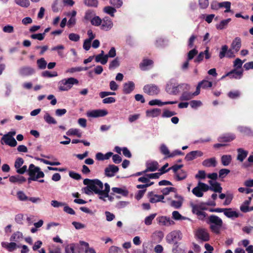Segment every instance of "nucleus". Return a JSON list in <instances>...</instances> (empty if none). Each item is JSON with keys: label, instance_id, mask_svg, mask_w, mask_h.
I'll use <instances>...</instances> for the list:
<instances>
[{"label": "nucleus", "instance_id": "nucleus-51", "mask_svg": "<svg viewBox=\"0 0 253 253\" xmlns=\"http://www.w3.org/2000/svg\"><path fill=\"white\" fill-rule=\"evenodd\" d=\"M37 63L38 68L40 69H44L47 65V62L43 58L38 59Z\"/></svg>", "mask_w": 253, "mask_h": 253}, {"label": "nucleus", "instance_id": "nucleus-16", "mask_svg": "<svg viewBox=\"0 0 253 253\" xmlns=\"http://www.w3.org/2000/svg\"><path fill=\"white\" fill-rule=\"evenodd\" d=\"M203 154V153L201 151H193L186 154L185 160L187 161H190L198 157H202Z\"/></svg>", "mask_w": 253, "mask_h": 253}, {"label": "nucleus", "instance_id": "nucleus-56", "mask_svg": "<svg viewBox=\"0 0 253 253\" xmlns=\"http://www.w3.org/2000/svg\"><path fill=\"white\" fill-rule=\"evenodd\" d=\"M233 198V194L230 192H227L225 197V200L224 202V205L225 206L229 205L231 203Z\"/></svg>", "mask_w": 253, "mask_h": 253}, {"label": "nucleus", "instance_id": "nucleus-53", "mask_svg": "<svg viewBox=\"0 0 253 253\" xmlns=\"http://www.w3.org/2000/svg\"><path fill=\"white\" fill-rule=\"evenodd\" d=\"M183 202L181 201L171 200L170 203V206L175 209H180L182 205Z\"/></svg>", "mask_w": 253, "mask_h": 253}, {"label": "nucleus", "instance_id": "nucleus-20", "mask_svg": "<svg viewBox=\"0 0 253 253\" xmlns=\"http://www.w3.org/2000/svg\"><path fill=\"white\" fill-rule=\"evenodd\" d=\"M235 138V135L233 134L227 133L220 136L217 140L220 142H228L234 140Z\"/></svg>", "mask_w": 253, "mask_h": 253}, {"label": "nucleus", "instance_id": "nucleus-22", "mask_svg": "<svg viewBox=\"0 0 253 253\" xmlns=\"http://www.w3.org/2000/svg\"><path fill=\"white\" fill-rule=\"evenodd\" d=\"M95 14H96L93 10L91 9L87 10L84 13L83 21L84 23H88V22H90Z\"/></svg>", "mask_w": 253, "mask_h": 253}, {"label": "nucleus", "instance_id": "nucleus-5", "mask_svg": "<svg viewBox=\"0 0 253 253\" xmlns=\"http://www.w3.org/2000/svg\"><path fill=\"white\" fill-rule=\"evenodd\" d=\"M190 85L187 84H181L177 85L167 84L166 90L170 94L176 95L179 92L180 89L190 90Z\"/></svg>", "mask_w": 253, "mask_h": 253}, {"label": "nucleus", "instance_id": "nucleus-52", "mask_svg": "<svg viewBox=\"0 0 253 253\" xmlns=\"http://www.w3.org/2000/svg\"><path fill=\"white\" fill-rule=\"evenodd\" d=\"M15 2L23 7H28L30 5L29 0H14Z\"/></svg>", "mask_w": 253, "mask_h": 253}, {"label": "nucleus", "instance_id": "nucleus-43", "mask_svg": "<svg viewBox=\"0 0 253 253\" xmlns=\"http://www.w3.org/2000/svg\"><path fill=\"white\" fill-rule=\"evenodd\" d=\"M238 129L246 135H253V131L249 127L240 126L238 127Z\"/></svg>", "mask_w": 253, "mask_h": 253}, {"label": "nucleus", "instance_id": "nucleus-9", "mask_svg": "<svg viewBox=\"0 0 253 253\" xmlns=\"http://www.w3.org/2000/svg\"><path fill=\"white\" fill-rule=\"evenodd\" d=\"M143 91L149 95H155L160 92L158 86L154 84H146L143 88Z\"/></svg>", "mask_w": 253, "mask_h": 253}, {"label": "nucleus", "instance_id": "nucleus-17", "mask_svg": "<svg viewBox=\"0 0 253 253\" xmlns=\"http://www.w3.org/2000/svg\"><path fill=\"white\" fill-rule=\"evenodd\" d=\"M119 171V168L114 165H110L105 169V174L107 177H113Z\"/></svg>", "mask_w": 253, "mask_h": 253}, {"label": "nucleus", "instance_id": "nucleus-49", "mask_svg": "<svg viewBox=\"0 0 253 253\" xmlns=\"http://www.w3.org/2000/svg\"><path fill=\"white\" fill-rule=\"evenodd\" d=\"M68 135H77L78 137H81L82 134L79 130L77 128H71L66 132Z\"/></svg>", "mask_w": 253, "mask_h": 253}, {"label": "nucleus", "instance_id": "nucleus-58", "mask_svg": "<svg viewBox=\"0 0 253 253\" xmlns=\"http://www.w3.org/2000/svg\"><path fill=\"white\" fill-rule=\"evenodd\" d=\"M176 114V113L174 111H171L167 109H165L163 111V113L162 115V117L163 118H169Z\"/></svg>", "mask_w": 253, "mask_h": 253}, {"label": "nucleus", "instance_id": "nucleus-63", "mask_svg": "<svg viewBox=\"0 0 253 253\" xmlns=\"http://www.w3.org/2000/svg\"><path fill=\"white\" fill-rule=\"evenodd\" d=\"M160 151L163 154L167 156L168 157V156L170 154L168 148L164 144H163L161 145Z\"/></svg>", "mask_w": 253, "mask_h": 253}, {"label": "nucleus", "instance_id": "nucleus-33", "mask_svg": "<svg viewBox=\"0 0 253 253\" xmlns=\"http://www.w3.org/2000/svg\"><path fill=\"white\" fill-rule=\"evenodd\" d=\"M23 238V234L17 231L14 233L10 238V241L14 242H19Z\"/></svg>", "mask_w": 253, "mask_h": 253}, {"label": "nucleus", "instance_id": "nucleus-60", "mask_svg": "<svg viewBox=\"0 0 253 253\" xmlns=\"http://www.w3.org/2000/svg\"><path fill=\"white\" fill-rule=\"evenodd\" d=\"M167 41L161 38L157 39L155 43L157 47H163L167 45Z\"/></svg>", "mask_w": 253, "mask_h": 253}, {"label": "nucleus", "instance_id": "nucleus-41", "mask_svg": "<svg viewBox=\"0 0 253 253\" xmlns=\"http://www.w3.org/2000/svg\"><path fill=\"white\" fill-rule=\"evenodd\" d=\"M218 7L219 8L224 7L226 8V10L224 11V12H229L231 11L230 7H231V2L229 1H223L221 2H219L217 4Z\"/></svg>", "mask_w": 253, "mask_h": 253}, {"label": "nucleus", "instance_id": "nucleus-24", "mask_svg": "<svg viewBox=\"0 0 253 253\" xmlns=\"http://www.w3.org/2000/svg\"><path fill=\"white\" fill-rule=\"evenodd\" d=\"M176 103H177V101L162 102L160 100L154 99V100H152L150 101L149 102V104L151 106L158 105L159 106H161L164 105L174 104H176Z\"/></svg>", "mask_w": 253, "mask_h": 253}, {"label": "nucleus", "instance_id": "nucleus-7", "mask_svg": "<svg viewBox=\"0 0 253 253\" xmlns=\"http://www.w3.org/2000/svg\"><path fill=\"white\" fill-rule=\"evenodd\" d=\"M208 191L207 184L199 182L196 187L194 188L192 190V193L197 197H202L203 196V192Z\"/></svg>", "mask_w": 253, "mask_h": 253}, {"label": "nucleus", "instance_id": "nucleus-36", "mask_svg": "<svg viewBox=\"0 0 253 253\" xmlns=\"http://www.w3.org/2000/svg\"><path fill=\"white\" fill-rule=\"evenodd\" d=\"M187 176V174L186 171L181 170L178 172L174 174L175 179L177 181H180L185 179Z\"/></svg>", "mask_w": 253, "mask_h": 253}, {"label": "nucleus", "instance_id": "nucleus-26", "mask_svg": "<svg viewBox=\"0 0 253 253\" xmlns=\"http://www.w3.org/2000/svg\"><path fill=\"white\" fill-rule=\"evenodd\" d=\"M158 163L156 161L147 163L146 169L144 171V172L148 171H154L158 169Z\"/></svg>", "mask_w": 253, "mask_h": 253}, {"label": "nucleus", "instance_id": "nucleus-15", "mask_svg": "<svg viewBox=\"0 0 253 253\" xmlns=\"http://www.w3.org/2000/svg\"><path fill=\"white\" fill-rule=\"evenodd\" d=\"M19 73L22 76H30L35 73V70L30 66H24L19 69Z\"/></svg>", "mask_w": 253, "mask_h": 253}, {"label": "nucleus", "instance_id": "nucleus-45", "mask_svg": "<svg viewBox=\"0 0 253 253\" xmlns=\"http://www.w3.org/2000/svg\"><path fill=\"white\" fill-rule=\"evenodd\" d=\"M112 190L114 193L120 194L125 196H126L128 194V192L127 190L125 189H122L121 188L113 187L112 188Z\"/></svg>", "mask_w": 253, "mask_h": 253}, {"label": "nucleus", "instance_id": "nucleus-19", "mask_svg": "<svg viewBox=\"0 0 253 253\" xmlns=\"http://www.w3.org/2000/svg\"><path fill=\"white\" fill-rule=\"evenodd\" d=\"M134 83L132 81H128L124 84L123 91L125 94H129L134 89Z\"/></svg>", "mask_w": 253, "mask_h": 253}, {"label": "nucleus", "instance_id": "nucleus-4", "mask_svg": "<svg viewBox=\"0 0 253 253\" xmlns=\"http://www.w3.org/2000/svg\"><path fill=\"white\" fill-rule=\"evenodd\" d=\"M79 81L74 78L64 79L58 83V88L60 91H68L70 90L74 84H78Z\"/></svg>", "mask_w": 253, "mask_h": 253}, {"label": "nucleus", "instance_id": "nucleus-64", "mask_svg": "<svg viewBox=\"0 0 253 253\" xmlns=\"http://www.w3.org/2000/svg\"><path fill=\"white\" fill-rule=\"evenodd\" d=\"M75 245L74 244L68 245L65 249V253H75Z\"/></svg>", "mask_w": 253, "mask_h": 253}, {"label": "nucleus", "instance_id": "nucleus-35", "mask_svg": "<svg viewBox=\"0 0 253 253\" xmlns=\"http://www.w3.org/2000/svg\"><path fill=\"white\" fill-rule=\"evenodd\" d=\"M153 61L150 59H144L140 64V68L142 70L148 69V67L153 64Z\"/></svg>", "mask_w": 253, "mask_h": 253}, {"label": "nucleus", "instance_id": "nucleus-14", "mask_svg": "<svg viewBox=\"0 0 253 253\" xmlns=\"http://www.w3.org/2000/svg\"><path fill=\"white\" fill-rule=\"evenodd\" d=\"M1 247L6 249L9 252H12L17 248L20 247V245H18L15 242L11 241V242H2L1 243Z\"/></svg>", "mask_w": 253, "mask_h": 253}, {"label": "nucleus", "instance_id": "nucleus-6", "mask_svg": "<svg viewBox=\"0 0 253 253\" xmlns=\"http://www.w3.org/2000/svg\"><path fill=\"white\" fill-rule=\"evenodd\" d=\"M182 234L179 230H174L169 233L166 237L168 243L172 245H176L182 238Z\"/></svg>", "mask_w": 253, "mask_h": 253}, {"label": "nucleus", "instance_id": "nucleus-57", "mask_svg": "<svg viewBox=\"0 0 253 253\" xmlns=\"http://www.w3.org/2000/svg\"><path fill=\"white\" fill-rule=\"evenodd\" d=\"M172 218L176 220H185L186 219L185 217L182 216L178 211H173L172 213Z\"/></svg>", "mask_w": 253, "mask_h": 253}, {"label": "nucleus", "instance_id": "nucleus-61", "mask_svg": "<svg viewBox=\"0 0 253 253\" xmlns=\"http://www.w3.org/2000/svg\"><path fill=\"white\" fill-rule=\"evenodd\" d=\"M24 160L21 158H18L16 159L15 163H14V167L16 169V170H18V169H19L24 164Z\"/></svg>", "mask_w": 253, "mask_h": 253}, {"label": "nucleus", "instance_id": "nucleus-25", "mask_svg": "<svg viewBox=\"0 0 253 253\" xmlns=\"http://www.w3.org/2000/svg\"><path fill=\"white\" fill-rule=\"evenodd\" d=\"M224 214L228 218H237L239 216L240 214L236 211H232V209H224Z\"/></svg>", "mask_w": 253, "mask_h": 253}, {"label": "nucleus", "instance_id": "nucleus-18", "mask_svg": "<svg viewBox=\"0 0 253 253\" xmlns=\"http://www.w3.org/2000/svg\"><path fill=\"white\" fill-rule=\"evenodd\" d=\"M2 140L4 141L5 144L8 145L11 147H15L17 145V141L15 139L12 137L11 136H9V134H5L2 137Z\"/></svg>", "mask_w": 253, "mask_h": 253}, {"label": "nucleus", "instance_id": "nucleus-34", "mask_svg": "<svg viewBox=\"0 0 253 253\" xmlns=\"http://www.w3.org/2000/svg\"><path fill=\"white\" fill-rule=\"evenodd\" d=\"M192 211L194 214H195L197 215L199 219L201 220H205L207 218L206 217L207 215V213L204 211H200L196 210V209H194L192 210Z\"/></svg>", "mask_w": 253, "mask_h": 253}, {"label": "nucleus", "instance_id": "nucleus-32", "mask_svg": "<svg viewBox=\"0 0 253 253\" xmlns=\"http://www.w3.org/2000/svg\"><path fill=\"white\" fill-rule=\"evenodd\" d=\"M237 160L240 161V162H243L248 155V151L244 150L242 148H238L237 149Z\"/></svg>", "mask_w": 253, "mask_h": 253}, {"label": "nucleus", "instance_id": "nucleus-13", "mask_svg": "<svg viewBox=\"0 0 253 253\" xmlns=\"http://www.w3.org/2000/svg\"><path fill=\"white\" fill-rule=\"evenodd\" d=\"M148 197L149 201L151 203H155L159 202L165 203L163 200L164 199V195L154 194L153 191L149 192L148 193Z\"/></svg>", "mask_w": 253, "mask_h": 253}, {"label": "nucleus", "instance_id": "nucleus-12", "mask_svg": "<svg viewBox=\"0 0 253 253\" xmlns=\"http://www.w3.org/2000/svg\"><path fill=\"white\" fill-rule=\"evenodd\" d=\"M157 223L161 226H169L174 224V222L170 217L166 216H158L156 218Z\"/></svg>", "mask_w": 253, "mask_h": 253}, {"label": "nucleus", "instance_id": "nucleus-54", "mask_svg": "<svg viewBox=\"0 0 253 253\" xmlns=\"http://www.w3.org/2000/svg\"><path fill=\"white\" fill-rule=\"evenodd\" d=\"M84 3L89 7H97L98 1L97 0H84Z\"/></svg>", "mask_w": 253, "mask_h": 253}, {"label": "nucleus", "instance_id": "nucleus-37", "mask_svg": "<svg viewBox=\"0 0 253 253\" xmlns=\"http://www.w3.org/2000/svg\"><path fill=\"white\" fill-rule=\"evenodd\" d=\"M231 20V18L223 20L219 24L216 25V28L218 30H223L227 27Z\"/></svg>", "mask_w": 253, "mask_h": 253}, {"label": "nucleus", "instance_id": "nucleus-2", "mask_svg": "<svg viewBox=\"0 0 253 253\" xmlns=\"http://www.w3.org/2000/svg\"><path fill=\"white\" fill-rule=\"evenodd\" d=\"M206 222L210 225V228L212 232L216 234H219L223 224L222 220L220 217L212 214L206 219Z\"/></svg>", "mask_w": 253, "mask_h": 253}, {"label": "nucleus", "instance_id": "nucleus-28", "mask_svg": "<svg viewBox=\"0 0 253 253\" xmlns=\"http://www.w3.org/2000/svg\"><path fill=\"white\" fill-rule=\"evenodd\" d=\"M161 112V110L159 108H155L150 110H147L146 112V116L148 117H157L159 116Z\"/></svg>", "mask_w": 253, "mask_h": 253}, {"label": "nucleus", "instance_id": "nucleus-27", "mask_svg": "<svg viewBox=\"0 0 253 253\" xmlns=\"http://www.w3.org/2000/svg\"><path fill=\"white\" fill-rule=\"evenodd\" d=\"M231 48L236 52H238L241 47V40L239 37H236L234 39L231 43Z\"/></svg>", "mask_w": 253, "mask_h": 253}, {"label": "nucleus", "instance_id": "nucleus-8", "mask_svg": "<svg viewBox=\"0 0 253 253\" xmlns=\"http://www.w3.org/2000/svg\"><path fill=\"white\" fill-rule=\"evenodd\" d=\"M195 237L203 242H207L210 240V234L208 230L205 228H198L195 232Z\"/></svg>", "mask_w": 253, "mask_h": 253}, {"label": "nucleus", "instance_id": "nucleus-62", "mask_svg": "<svg viewBox=\"0 0 253 253\" xmlns=\"http://www.w3.org/2000/svg\"><path fill=\"white\" fill-rule=\"evenodd\" d=\"M198 54V50L194 48L189 51L187 55V60H191Z\"/></svg>", "mask_w": 253, "mask_h": 253}, {"label": "nucleus", "instance_id": "nucleus-3", "mask_svg": "<svg viewBox=\"0 0 253 253\" xmlns=\"http://www.w3.org/2000/svg\"><path fill=\"white\" fill-rule=\"evenodd\" d=\"M28 174L29 175V177L28 178L29 183L31 181H38L39 178H43L44 176V174L41 170V169L33 164L29 165Z\"/></svg>", "mask_w": 253, "mask_h": 253}, {"label": "nucleus", "instance_id": "nucleus-47", "mask_svg": "<svg viewBox=\"0 0 253 253\" xmlns=\"http://www.w3.org/2000/svg\"><path fill=\"white\" fill-rule=\"evenodd\" d=\"M102 22V19H101L99 16L95 15L93 19H92L90 23L92 25L94 26H100V24Z\"/></svg>", "mask_w": 253, "mask_h": 253}, {"label": "nucleus", "instance_id": "nucleus-29", "mask_svg": "<svg viewBox=\"0 0 253 253\" xmlns=\"http://www.w3.org/2000/svg\"><path fill=\"white\" fill-rule=\"evenodd\" d=\"M183 93H182L180 100L181 101H188L193 98L194 96L193 93L189 92V90H182Z\"/></svg>", "mask_w": 253, "mask_h": 253}, {"label": "nucleus", "instance_id": "nucleus-48", "mask_svg": "<svg viewBox=\"0 0 253 253\" xmlns=\"http://www.w3.org/2000/svg\"><path fill=\"white\" fill-rule=\"evenodd\" d=\"M17 196L20 201H26L28 200L29 197L27 196L25 193L22 191H18L17 192Z\"/></svg>", "mask_w": 253, "mask_h": 253}, {"label": "nucleus", "instance_id": "nucleus-39", "mask_svg": "<svg viewBox=\"0 0 253 253\" xmlns=\"http://www.w3.org/2000/svg\"><path fill=\"white\" fill-rule=\"evenodd\" d=\"M103 11L110 15L111 17H114L115 15V13L116 12L117 10H116V8H115L114 6L112 7V6H105L104 9H103Z\"/></svg>", "mask_w": 253, "mask_h": 253}, {"label": "nucleus", "instance_id": "nucleus-40", "mask_svg": "<svg viewBox=\"0 0 253 253\" xmlns=\"http://www.w3.org/2000/svg\"><path fill=\"white\" fill-rule=\"evenodd\" d=\"M232 158L231 155H224L221 158L222 164L224 166H228L231 162Z\"/></svg>", "mask_w": 253, "mask_h": 253}, {"label": "nucleus", "instance_id": "nucleus-1", "mask_svg": "<svg viewBox=\"0 0 253 253\" xmlns=\"http://www.w3.org/2000/svg\"><path fill=\"white\" fill-rule=\"evenodd\" d=\"M90 182L91 186L92 188L93 192L98 195L99 199L106 201V197H108V193L110 190V187L108 183L104 184V189L103 188V183L98 179H89L88 178L84 179L83 181L84 184H87Z\"/></svg>", "mask_w": 253, "mask_h": 253}, {"label": "nucleus", "instance_id": "nucleus-38", "mask_svg": "<svg viewBox=\"0 0 253 253\" xmlns=\"http://www.w3.org/2000/svg\"><path fill=\"white\" fill-rule=\"evenodd\" d=\"M207 203H201L199 204H192L191 207L192 210L196 209V210L200 211H203L204 210H206L207 208Z\"/></svg>", "mask_w": 253, "mask_h": 253}, {"label": "nucleus", "instance_id": "nucleus-23", "mask_svg": "<svg viewBox=\"0 0 253 253\" xmlns=\"http://www.w3.org/2000/svg\"><path fill=\"white\" fill-rule=\"evenodd\" d=\"M202 165L208 168L215 167L217 165V161L215 157L211 158L204 160Z\"/></svg>", "mask_w": 253, "mask_h": 253}, {"label": "nucleus", "instance_id": "nucleus-46", "mask_svg": "<svg viewBox=\"0 0 253 253\" xmlns=\"http://www.w3.org/2000/svg\"><path fill=\"white\" fill-rule=\"evenodd\" d=\"M157 213H152L149 216H146L144 219V223L146 225H150L152 223V221L155 218Z\"/></svg>", "mask_w": 253, "mask_h": 253}, {"label": "nucleus", "instance_id": "nucleus-55", "mask_svg": "<svg viewBox=\"0 0 253 253\" xmlns=\"http://www.w3.org/2000/svg\"><path fill=\"white\" fill-rule=\"evenodd\" d=\"M228 46L227 45H224L222 46L220 51L219 54V57L220 59H222L226 56L227 51H228Z\"/></svg>", "mask_w": 253, "mask_h": 253}, {"label": "nucleus", "instance_id": "nucleus-42", "mask_svg": "<svg viewBox=\"0 0 253 253\" xmlns=\"http://www.w3.org/2000/svg\"><path fill=\"white\" fill-rule=\"evenodd\" d=\"M250 205L249 200H245L240 206V211L244 213L249 211V205Z\"/></svg>", "mask_w": 253, "mask_h": 253}, {"label": "nucleus", "instance_id": "nucleus-10", "mask_svg": "<svg viewBox=\"0 0 253 253\" xmlns=\"http://www.w3.org/2000/svg\"><path fill=\"white\" fill-rule=\"evenodd\" d=\"M113 26V23L112 20L109 17L106 16L102 19L100 28L102 30L108 31L110 30Z\"/></svg>", "mask_w": 253, "mask_h": 253}, {"label": "nucleus", "instance_id": "nucleus-44", "mask_svg": "<svg viewBox=\"0 0 253 253\" xmlns=\"http://www.w3.org/2000/svg\"><path fill=\"white\" fill-rule=\"evenodd\" d=\"M43 119L44 121L48 124H56V121L51 117L49 113H46L44 115Z\"/></svg>", "mask_w": 253, "mask_h": 253}, {"label": "nucleus", "instance_id": "nucleus-11", "mask_svg": "<svg viewBox=\"0 0 253 253\" xmlns=\"http://www.w3.org/2000/svg\"><path fill=\"white\" fill-rule=\"evenodd\" d=\"M108 112L106 110L96 109L88 111L86 115L88 117L97 118L107 115Z\"/></svg>", "mask_w": 253, "mask_h": 253}, {"label": "nucleus", "instance_id": "nucleus-59", "mask_svg": "<svg viewBox=\"0 0 253 253\" xmlns=\"http://www.w3.org/2000/svg\"><path fill=\"white\" fill-rule=\"evenodd\" d=\"M88 184H85L87 186L83 188L82 190L84 193L89 195L92 192H93V191L90 182H88Z\"/></svg>", "mask_w": 253, "mask_h": 253}, {"label": "nucleus", "instance_id": "nucleus-31", "mask_svg": "<svg viewBox=\"0 0 253 253\" xmlns=\"http://www.w3.org/2000/svg\"><path fill=\"white\" fill-rule=\"evenodd\" d=\"M207 186L208 187V190H210L211 191H214V192L221 193L222 190L220 184L216 181H215L214 183L211 186H210L207 184Z\"/></svg>", "mask_w": 253, "mask_h": 253}, {"label": "nucleus", "instance_id": "nucleus-21", "mask_svg": "<svg viewBox=\"0 0 253 253\" xmlns=\"http://www.w3.org/2000/svg\"><path fill=\"white\" fill-rule=\"evenodd\" d=\"M243 75V71H238L236 69H234L230 72L227 73L225 76H228L230 78H234L236 79H240L241 78Z\"/></svg>", "mask_w": 253, "mask_h": 253}, {"label": "nucleus", "instance_id": "nucleus-50", "mask_svg": "<svg viewBox=\"0 0 253 253\" xmlns=\"http://www.w3.org/2000/svg\"><path fill=\"white\" fill-rule=\"evenodd\" d=\"M109 3L116 8H119L123 4L122 0H109Z\"/></svg>", "mask_w": 253, "mask_h": 253}, {"label": "nucleus", "instance_id": "nucleus-30", "mask_svg": "<svg viewBox=\"0 0 253 253\" xmlns=\"http://www.w3.org/2000/svg\"><path fill=\"white\" fill-rule=\"evenodd\" d=\"M9 180L11 183H22L26 181V179L23 176L16 175L10 176L9 178Z\"/></svg>", "mask_w": 253, "mask_h": 253}]
</instances>
